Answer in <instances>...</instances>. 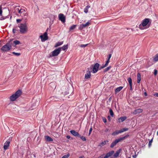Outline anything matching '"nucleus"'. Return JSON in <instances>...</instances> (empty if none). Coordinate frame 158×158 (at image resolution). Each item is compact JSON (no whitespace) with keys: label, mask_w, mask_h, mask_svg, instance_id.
<instances>
[{"label":"nucleus","mask_w":158,"mask_h":158,"mask_svg":"<svg viewBox=\"0 0 158 158\" xmlns=\"http://www.w3.org/2000/svg\"><path fill=\"white\" fill-rule=\"evenodd\" d=\"M151 23V20L148 18H146L141 22L139 26V28L141 30H144L149 28Z\"/></svg>","instance_id":"obj_1"},{"label":"nucleus","mask_w":158,"mask_h":158,"mask_svg":"<svg viewBox=\"0 0 158 158\" xmlns=\"http://www.w3.org/2000/svg\"><path fill=\"white\" fill-rule=\"evenodd\" d=\"M22 92L20 90H18L15 93L11 96L10 98V100L11 101H15L18 98L21 94Z\"/></svg>","instance_id":"obj_2"},{"label":"nucleus","mask_w":158,"mask_h":158,"mask_svg":"<svg viewBox=\"0 0 158 158\" xmlns=\"http://www.w3.org/2000/svg\"><path fill=\"white\" fill-rule=\"evenodd\" d=\"M129 136V135H127L125 136L117 139L113 141L111 144L110 147L111 148H113L118 143L124 140Z\"/></svg>","instance_id":"obj_3"},{"label":"nucleus","mask_w":158,"mask_h":158,"mask_svg":"<svg viewBox=\"0 0 158 158\" xmlns=\"http://www.w3.org/2000/svg\"><path fill=\"white\" fill-rule=\"evenodd\" d=\"M19 31L22 34H25L28 31V27L26 23H21L19 26Z\"/></svg>","instance_id":"obj_4"},{"label":"nucleus","mask_w":158,"mask_h":158,"mask_svg":"<svg viewBox=\"0 0 158 158\" xmlns=\"http://www.w3.org/2000/svg\"><path fill=\"white\" fill-rule=\"evenodd\" d=\"M11 44H12V43L10 42L6 44V45H4L1 48V50L4 51H8L10 50L11 47Z\"/></svg>","instance_id":"obj_5"},{"label":"nucleus","mask_w":158,"mask_h":158,"mask_svg":"<svg viewBox=\"0 0 158 158\" xmlns=\"http://www.w3.org/2000/svg\"><path fill=\"white\" fill-rule=\"evenodd\" d=\"M42 42H44L48 39V36L46 32H45L43 34L41 35L40 36Z\"/></svg>","instance_id":"obj_6"},{"label":"nucleus","mask_w":158,"mask_h":158,"mask_svg":"<svg viewBox=\"0 0 158 158\" xmlns=\"http://www.w3.org/2000/svg\"><path fill=\"white\" fill-rule=\"evenodd\" d=\"M61 50V48H59L53 51L52 52V55L53 56H56L58 55Z\"/></svg>","instance_id":"obj_7"},{"label":"nucleus","mask_w":158,"mask_h":158,"mask_svg":"<svg viewBox=\"0 0 158 158\" xmlns=\"http://www.w3.org/2000/svg\"><path fill=\"white\" fill-rule=\"evenodd\" d=\"M99 67V64L98 63L95 64L93 66L92 69V72L94 73H97L98 69Z\"/></svg>","instance_id":"obj_8"},{"label":"nucleus","mask_w":158,"mask_h":158,"mask_svg":"<svg viewBox=\"0 0 158 158\" xmlns=\"http://www.w3.org/2000/svg\"><path fill=\"white\" fill-rule=\"evenodd\" d=\"M24 9H22L19 6H16L15 8V11L17 13H18V15L19 16V15L21 14L22 12H23V10Z\"/></svg>","instance_id":"obj_9"},{"label":"nucleus","mask_w":158,"mask_h":158,"mask_svg":"<svg viewBox=\"0 0 158 158\" xmlns=\"http://www.w3.org/2000/svg\"><path fill=\"white\" fill-rule=\"evenodd\" d=\"M23 12L19 15V16H21L23 18V19H26V17L28 15V14L26 12L25 9H24Z\"/></svg>","instance_id":"obj_10"},{"label":"nucleus","mask_w":158,"mask_h":158,"mask_svg":"<svg viewBox=\"0 0 158 158\" xmlns=\"http://www.w3.org/2000/svg\"><path fill=\"white\" fill-rule=\"evenodd\" d=\"M111 56H112L111 54H110L109 55L108 58L107 60L106 61V64L104 65H103L101 67V69H103V68L106 67L108 65V64L110 62V60L111 57Z\"/></svg>","instance_id":"obj_11"},{"label":"nucleus","mask_w":158,"mask_h":158,"mask_svg":"<svg viewBox=\"0 0 158 158\" xmlns=\"http://www.w3.org/2000/svg\"><path fill=\"white\" fill-rule=\"evenodd\" d=\"M59 19L62 22L64 23L65 21V17L64 15L62 14H60L59 15Z\"/></svg>","instance_id":"obj_12"},{"label":"nucleus","mask_w":158,"mask_h":158,"mask_svg":"<svg viewBox=\"0 0 158 158\" xmlns=\"http://www.w3.org/2000/svg\"><path fill=\"white\" fill-rule=\"evenodd\" d=\"M10 141H7L4 143V145L3 146L4 149L5 150H7L8 147L10 145Z\"/></svg>","instance_id":"obj_13"},{"label":"nucleus","mask_w":158,"mask_h":158,"mask_svg":"<svg viewBox=\"0 0 158 158\" xmlns=\"http://www.w3.org/2000/svg\"><path fill=\"white\" fill-rule=\"evenodd\" d=\"M143 111V109H138L134 110L133 113L134 114H136L142 112Z\"/></svg>","instance_id":"obj_14"},{"label":"nucleus","mask_w":158,"mask_h":158,"mask_svg":"<svg viewBox=\"0 0 158 158\" xmlns=\"http://www.w3.org/2000/svg\"><path fill=\"white\" fill-rule=\"evenodd\" d=\"M70 133L73 135L75 136H80L79 134L77 132L74 130H71L70 131Z\"/></svg>","instance_id":"obj_15"},{"label":"nucleus","mask_w":158,"mask_h":158,"mask_svg":"<svg viewBox=\"0 0 158 158\" xmlns=\"http://www.w3.org/2000/svg\"><path fill=\"white\" fill-rule=\"evenodd\" d=\"M114 153V151H111L107 153L106 155L105 156L107 157L108 158L109 157L111 156Z\"/></svg>","instance_id":"obj_16"},{"label":"nucleus","mask_w":158,"mask_h":158,"mask_svg":"<svg viewBox=\"0 0 158 158\" xmlns=\"http://www.w3.org/2000/svg\"><path fill=\"white\" fill-rule=\"evenodd\" d=\"M44 138L46 141L48 142L52 141L53 140L52 139L48 136H45Z\"/></svg>","instance_id":"obj_17"},{"label":"nucleus","mask_w":158,"mask_h":158,"mask_svg":"<svg viewBox=\"0 0 158 158\" xmlns=\"http://www.w3.org/2000/svg\"><path fill=\"white\" fill-rule=\"evenodd\" d=\"M123 88V86H120L117 87L115 90V93H117L120 92Z\"/></svg>","instance_id":"obj_18"},{"label":"nucleus","mask_w":158,"mask_h":158,"mask_svg":"<svg viewBox=\"0 0 158 158\" xmlns=\"http://www.w3.org/2000/svg\"><path fill=\"white\" fill-rule=\"evenodd\" d=\"M121 149H119L114 154V156L115 157H117L119 156L120 153L121 152Z\"/></svg>","instance_id":"obj_19"},{"label":"nucleus","mask_w":158,"mask_h":158,"mask_svg":"<svg viewBox=\"0 0 158 158\" xmlns=\"http://www.w3.org/2000/svg\"><path fill=\"white\" fill-rule=\"evenodd\" d=\"M126 118H127L126 117H121L118 118V122L120 123L121 122H123Z\"/></svg>","instance_id":"obj_20"},{"label":"nucleus","mask_w":158,"mask_h":158,"mask_svg":"<svg viewBox=\"0 0 158 158\" xmlns=\"http://www.w3.org/2000/svg\"><path fill=\"white\" fill-rule=\"evenodd\" d=\"M91 74L90 72H89L85 74V77L86 79L89 78H90Z\"/></svg>","instance_id":"obj_21"},{"label":"nucleus","mask_w":158,"mask_h":158,"mask_svg":"<svg viewBox=\"0 0 158 158\" xmlns=\"http://www.w3.org/2000/svg\"><path fill=\"white\" fill-rule=\"evenodd\" d=\"M63 44V42H59L56 43L55 46V47L56 48L58 46L61 45Z\"/></svg>","instance_id":"obj_22"},{"label":"nucleus","mask_w":158,"mask_h":158,"mask_svg":"<svg viewBox=\"0 0 158 158\" xmlns=\"http://www.w3.org/2000/svg\"><path fill=\"white\" fill-rule=\"evenodd\" d=\"M119 132H120L119 130L113 132L112 134V135H114V136L117 135L118 134H119L120 133Z\"/></svg>","instance_id":"obj_23"},{"label":"nucleus","mask_w":158,"mask_h":158,"mask_svg":"<svg viewBox=\"0 0 158 158\" xmlns=\"http://www.w3.org/2000/svg\"><path fill=\"white\" fill-rule=\"evenodd\" d=\"M153 60L155 61H158V53L156 54L153 57Z\"/></svg>","instance_id":"obj_24"},{"label":"nucleus","mask_w":158,"mask_h":158,"mask_svg":"<svg viewBox=\"0 0 158 158\" xmlns=\"http://www.w3.org/2000/svg\"><path fill=\"white\" fill-rule=\"evenodd\" d=\"M128 130V128H123L119 130L120 133H123L124 131H127Z\"/></svg>","instance_id":"obj_25"},{"label":"nucleus","mask_w":158,"mask_h":158,"mask_svg":"<svg viewBox=\"0 0 158 158\" xmlns=\"http://www.w3.org/2000/svg\"><path fill=\"white\" fill-rule=\"evenodd\" d=\"M128 82L129 84V85H130V89L131 90H132V80H128Z\"/></svg>","instance_id":"obj_26"},{"label":"nucleus","mask_w":158,"mask_h":158,"mask_svg":"<svg viewBox=\"0 0 158 158\" xmlns=\"http://www.w3.org/2000/svg\"><path fill=\"white\" fill-rule=\"evenodd\" d=\"M13 43L15 44V45L20 44V42L18 40H15L13 42Z\"/></svg>","instance_id":"obj_27"},{"label":"nucleus","mask_w":158,"mask_h":158,"mask_svg":"<svg viewBox=\"0 0 158 158\" xmlns=\"http://www.w3.org/2000/svg\"><path fill=\"white\" fill-rule=\"evenodd\" d=\"M61 48V49H62L63 50L67 49L68 48V44L64 45L62 48Z\"/></svg>","instance_id":"obj_28"},{"label":"nucleus","mask_w":158,"mask_h":158,"mask_svg":"<svg viewBox=\"0 0 158 158\" xmlns=\"http://www.w3.org/2000/svg\"><path fill=\"white\" fill-rule=\"evenodd\" d=\"M106 144V141H103L101 143L99 144L98 146H100V147H102L103 146L105 145Z\"/></svg>","instance_id":"obj_29"},{"label":"nucleus","mask_w":158,"mask_h":158,"mask_svg":"<svg viewBox=\"0 0 158 158\" xmlns=\"http://www.w3.org/2000/svg\"><path fill=\"white\" fill-rule=\"evenodd\" d=\"M12 53L16 56H19L21 55L20 53H16L15 52H13Z\"/></svg>","instance_id":"obj_30"},{"label":"nucleus","mask_w":158,"mask_h":158,"mask_svg":"<svg viewBox=\"0 0 158 158\" xmlns=\"http://www.w3.org/2000/svg\"><path fill=\"white\" fill-rule=\"evenodd\" d=\"M109 112L110 115L113 117L114 115V114L112 110L111 109H110Z\"/></svg>","instance_id":"obj_31"},{"label":"nucleus","mask_w":158,"mask_h":158,"mask_svg":"<svg viewBox=\"0 0 158 158\" xmlns=\"http://www.w3.org/2000/svg\"><path fill=\"white\" fill-rule=\"evenodd\" d=\"M76 27V25H72L70 27V28H69V30L70 31L72 30H73Z\"/></svg>","instance_id":"obj_32"},{"label":"nucleus","mask_w":158,"mask_h":158,"mask_svg":"<svg viewBox=\"0 0 158 158\" xmlns=\"http://www.w3.org/2000/svg\"><path fill=\"white\" fill-rule=\"evenodd\" d=\"M78 137H80L81 139L83 141H86V138L83 136H81L80 135V136H79Z\"/></svg>","instance_id":"obj_33"},{"label":"nucleus","mask_w":158,"mask_h":158,"mask_svg":"<svg viewBox=\"0 0 158 158\" xmlns=\"http://www.w3.org/2000/svg\"><path fill=\"white\" fill-rule=\"evenodd\" d=\"M88 45V44H80L79 46L80 47L85 48Z\"/></svg>","instance_id":"obj_34"},{"label":"nucleus","mask_w":158,"mask_h":158,"mask_svg":"<svg viewBox=\"0 0 158 158\" xmlns=\"http://www.w3.org/2000/svg\"><path fill=\"white\" fill-rule=\"evenodd\" d=\"M85 27L84 24H82L80 25V26L79 27V29H82L84 28Z\"/></svg>","instance_id":"obj_35"},{"label":"nucleus","mask_w":158,"mask_h":158,"mask_svg":"<svg viewBox=\"0 0 158 158\" xmlns=\"http://www.w3.org/2000/svg\"><path fill=\"white\" fill-rule=\"evenodd\" d=\"M91 24L90 22H88L86 23L85 24H84V25L85 27L87 26H89V25H90Z\"/></svg>","instance_id":"obj_36"},{"label":"nucleus","mask_w":158,"mask_h":158,"mask_svg":"<svg viewBox=\"0 0 158 158\" xmlns=\"http://www.w3.org/2000/svg\"><path fill=\"white\" fill-rule=\"evenodd\" d=\"M69 156V154L68 153L67 155L64 156L61 158H68Z\"/></svg>","instance_id":"obj_37"},{"label":"nucleus","mask_w":158,"mask_h":158,"mask_svg":"<svg viewBox=\"0 0 158 158\" xmlns=\"http://www.w3.org/2000/svg\"><path fill=\"white\" fill-rule=\"evenodd\" d=\"M2 7L1 6H0V15L2 16Z\"/></svg>","instance_id":"obj_38"},{"label":"nucleus","mask_w":158,"mask_h":158,"mask_svg":"<svg viewBox=\"0 0 158 158\" xmlns=\"http://www.w3.org/2000/svg\"><path fill=\"white\" fill-rule=\"evenodd\" d=\"M111 66H109V67H107V68H106V69H105L104 70V71L105 72H106V71H108L111 68Z\"/></svg>","instance_id":"obj_39"},{"label":"nucleus","mask_w":158,"mask_h":158,"mask_svg":"<svg viewBox=\"0 0 158 158\" xmlns=\"http://www.w3.org/2000/svg\"><path fill=\"white\" fill-rule=\"evenodd\" d=\"M102 119L104 123H106V122L107 120L106 118L105 117H102Z\"/></svg>","instance_id":"obj_40"},{"label":"nucleus","mask_w":158,"mask_h":158,"mask_svg":"<svg viewBox=\"0 0 158 158\" xmlns=\"http://www.w3.org/2000/svg\"><path fill=\"white\" fill-rule=\"evenodd\" d=\"M137 78L138 79H141V74L139 73L137 74Z\"/></svg>","instance_id":"obj_41"},{"label":"nucleus","mask_w":158,"mask_h":158,"mask_svg":"<svg viewBox=\"0 0 158 158\" xmlns=\"http://www.w3.org/2000/svg\"><path fill=\"white\" fill-rule=\"evenodd\" d=\"M152 139L151 140H150L149 141V143H148V145H149V147H150L151 146L152 143Z\"/></svg>","instance_id":"obj_42"},{"label":"nucleus","mask_w":158,"mask_h":158,"mask_svg":"<svg viewBox=\"0 0 158 158\" xmlns=\"http://www.w3.org/2000/svg\"><path fill=\"white\" fill-rule=\"evenodd\" d=\"M92 127H91L90 129H89V135H90V134H91V132H92Z\"/></svg>","instance_id":"obj_43"},{"label":"nucleus","mask_w":158,"mask_h":158,"mask_svg":"<svg viewBox=\"0 0 158 158\" xmlns=\"http://www.w3.org/2000/svg\"><path fill=\"white\" fill-rule=\"evenodd\" d=\"M23 19H17L16 20L17 22L18 23H19L21 22L22 20Z\"/></svg>","instance_id":"obj_44"},{"label":"nucleus","mask_w":158,"mask_h":158,"mask_svg":"<svg viewBox=\"0 0 158 158\" xmlns=\"http://www.w3.org/2000/svg\"><path fill=\"white\" fill-rule=\"evenodd\" d=\"M17 31L16 28H13V32L14 33H15L16 32V31Z\"/></svg>","instance_id":"obj_45"},{"label":"nucleus","mask_w":158,"mask_h":158,"mask_svg":"<svg viewBox=\"0 0 158 158\" xmlns=\"http://www.w3.org/2000/svg\"><path fill=\"white\" fill-rule=\"evenodd\" d=\"M157 73V71L156 69H155L154 70V74L155 75H156Z\"/></svg>","instance_id":"obj_46"},{"label":"nucleus","mask_w":158,"mask_h":158,"mask_svg":"<svg viewBox=\"0 0 158 158\" xmlns=\"http://www.w3.org/2000/svg\"><path fill=\"white\" fill-rule=\"evenodd\" d=\"M84 12L85 13H87L88 12V10L85 8L84 9Z\"/></svg>","instance_id":"obj_47"},{"label":"nucleus","mask_w":158,"mask_h":158,"mask_svg":"<svg viewBox=\"0 0 158 158\" xmlns=\"http://www.w3.org/2000/svg\"><path fill=\"white\" fill-rule=\"evenodd\" d=\"M154 96L155 97H158V93H156L154 94Z\"/></svg>","instance_id":"obj_48"},{"label":"nucleus","mask_w":158,"mask_h":158,"mask_svg":"<svg viewBox=\"0 0 158 158\" xmlns=\"http://www.w3.org/2000/svg\"><path fill=\"white\" fill-rule=\"evenodd\" d=\"M109 131V129H108V128H106L105 130V132H108V131Z\"/></svg>","instance_id":"obj_49"},{"label":"nucleus","mask_w":158,"mask_h":158,"mask_svg":"<svg viewBox=\"0 0 158 158\" xmlns=\"http://www.w3.org/2000/svg\"><path fill=\"white\" fill-rule=\"evenodd\" d=\"M90 7V6H87L85 8H86L88 10V9Z\"/></svg>","instance_id":"obj_50"},{"label":"nucleus","mask_w":158,"mask_h":158,"mask_svg":"<svg viewBox=\"0 0 158 158\" xmlns=\"http://www.w3.org/2000/svg\"><path fill=\"white\" fill-rule=\"evenodd\" d=\"M66 138L68 139H69L70 138V136L69 135H67L66 136Z\"/></svg>","instance_id":"obj_51"},{"label":"nucleus","mask_w":158,"mask_h":158,"mask_svg":"<svg viewBox=\"0 0 158 158\" xmlns=\"http://www.w3.org/2000/svg\"><path fill=\"white\" fill-rule=\"evenodd\" d=\"M141 80H137V83H140Z\"/></svg>","instance_id":"obj_52"},{"label":"nucleus","mask_w":158,"mask_h":158,"mask_svg":"<svg viewBox=\"0 0 158 158\" xmlns=\"http://www.w3.org/2000/svg\"><path fill=\"white\" fill-rule=\"evenodd\" d=\"M110 116H108V120H109V121H110Z\"/></svg>","instance_id":"obj_53"},{"label":"nucleus","mask_w":158,"mask_h":158,"mask_svg":"<svg viewBox=\"0 0 158 158\" xmlns=\"http://www.w3.org/2000/svg\"><path fill=\"white\" fill-rule=\"evenodd\" d=\"M144 94L145 96H147V93L146 92H145Z\"/></svg>","instance_id":"obj_54"},{"label":"nucleus","mask_w":158,"mask_h":158,"mask_svg":"<svg viewBox=\"0 0 158 158\" xmlns=\"http://www.w3.org/2000/svg\"><path fill=\"white\" fill-rule=\"evenodd\" d=\"M84 156H81L79 158H84Z\"/></svg>","instance_id":"obj_55"},{"label":"nucleus","mask_w":158,"mask_h":158,"mask_svg":"<svg viewBox=\"0 0 158 158\" xmlns=\"http://www.w3.org/2000/svg\"><path fill=\"white\" fill-rule=\"evenodd\" d=\"M98 158H102V156H100Z\"/></svg>","instance_id":"obj_56"},{"label":"nucleus","mask_w":158,"mask_h":158,"mask_svg":"<svg viewBox=\"0 0 158 158\" xmlns=\"http://www.w3.org/2000/svg\"><path fill=\"white\" fill-rule=\"evenodd\" d=\"M103 158H108L106 156H105V157Z\"/></svg>","instance_id":"obj_57"},{"label":"nucleus","mask_w":158,"mask_h":158,"mask_svg":"<svg viewBox=\"0 0 158 158\" xmlns=\"http://www.w3.org/2000/svg\"><path fill=\"white\" fill-rule=\"evenodd\" d=\"M157 135H158V131H157Z\"/></svg>","instance_id":"obj_58"},{"label":"nucleus","mask_w":158,"mask_h":158,"mask_svg":"<svg viewBox=\"0 0 158 158\" xmlns=\"http://www.w3.org/2000/svg\"><path fill=\"white\" fill-rule=\"evenodd\" d=\"M111 99V97H110L109 98V100H110Z\"/></svg>","instance_id":"obj_59"},{"label":"nucleus","mask_w":158,"mask_h":158,"mask_svg":"<svg viewBox=\"0 0 158 158\" xmlns=\"http://www.w3.org/2000/svg\"><path fill=\"white\" fill-rule=\"evenodd\" d=\"M128 79H131V78H129Z\"/></svg>","instance_id":"obj_60"},{"label":"nucleus","mask_w":158,"mask_h":158,"mask_svg":"<svg viewBox=\"0 0 158 158\" xmlns=\"http://www.w3.org/2000/svg\"><path fill=\"white\" fill-rule=\"evenodd\" d=\"M128 158H131V157H129Z\"/></svg>","instance_id":"obj_61"}]
</instances>
